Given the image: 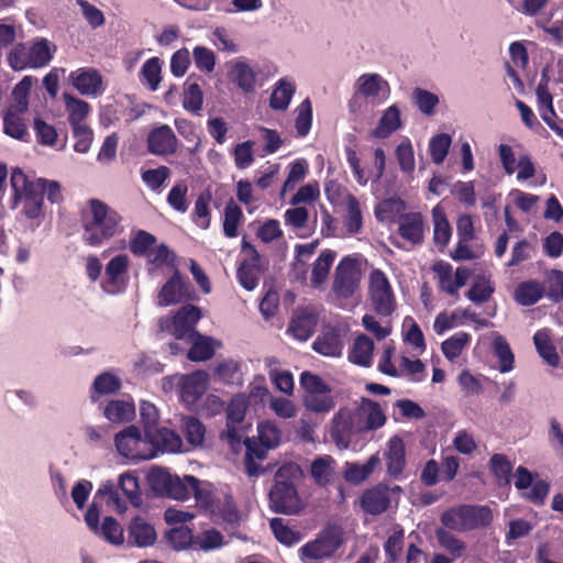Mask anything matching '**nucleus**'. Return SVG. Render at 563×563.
Returning a JSON list of instances; mask_svg holds the SVG:
<instances>
[{
	"label": "nucleus",
	"mask_w": 563,
	"mask_h": 563,
	"mask_svg": "<svg viewBox=\"0 0 563 563\" xmlns=\"http://www.w3.org/2000/svg\"><path fill=\"white\" fill-rule=\"evenodd\" d=\"M145 434L148 441V449L154 451V456L157 451L162 452H179L183 446V440L178 433L164 427H157Z\"/></svg>",
	"instance_id": "6ab92c4d"
},
{
	"label": "nucleus",
	"mask_w": 563,
	"mask_h": 563,
	"mask_svg": "<svg viewBox=\"0 0 563 563\" xmlns=\"http://www.w3.org/2000/svg\"><path fill=\"white\" fill-rule=\"evenodd\" d=\"M494 291V284L489 279L481 278L473 283L466 297L475 303H483L489 300Z\"/></svg>",
	"instance_id": "bf43d9fd"
},
{
	"label": "nucleus",
	"mask_w": 563,
	"mask_h": 563,
	"mask_svg": "<svg viewBox=\"0 0 563 563\" xmlns=\"http://www.w3.org/2000/svg\"><path fill=\"white\" fill-rule=\"evenodd\" d=\"M155 243L156 238L153 234L144 230H139L134 238L130 241V251L134 255L146 256Z\"/></svg>",
	"instance_id": "338daca9"
},
{
	"label": "nucleus",
	"mask_w": 563,
	"mask_h": 563,
	"mask_svg": "<svg viewBox=\"0 0 563 563\" xmlns=\"http://www.w3.org/2000/svg\"><path fill=\"white\" fill-rule=\"evenodd\" d=\"M103 415L113 423L129 422L135 416V406L130 401L112 399L104 407Z\"/></svg>",
	"instance_id": "473e14b6"
},
{
	"label": "nucleus",
	"mask_w": 563,
	"mask_h": 563,
	"mask_svg": "<svg viewBox=\"0 0 563 563\" xmlns=\"http://www.w3.org/2000/svg\"><path fill=\"white\" fill-rule=\"evenodd\" d=\"M373 351V340L365 334H360L355 338L349 352V361L353 364L368 367L372 364Z\"/></svg>",
	"instance_id": "c756f323"
},
{
	"label": "nucleus",
	"mask_w": 563,
	"mask_h": 563,
	"mask_svg": "<svg viewBox=\"0 0 563 563\" xmlns=\"http://www.w3.org/2000/svg\"><path fill=\"white\" fill-rule=\"evenodd\" d=\"M296 87L294 82L282 78L279 79L269 98V107L274 110L284 111L288 108Z\"/></svg>",
	"instance_id": "e433bc0d"
},
{
	"label": "nucleus",
	"mask_w": 563,
	"mask_h": 563,
	"mask_svg": "<svg viewBox=\"0 0 563 563\" xmlns=\"http://www.w3.org/2000/svg\"><path fill=\"white\" fill-rule=\"evenodd\" d=\"M303 404L312 412H329L335 405L331 396V388L323 390L322 394L305 395Z\"/></svg>",
	"instance_id": "3c124183"
},
{
	"label": "nucleus",
	"mask_w": 563,
	"mask_h": 563,
	"mask_svg": "<svg viewBox=\"0 0 563 563\" xmlns=\"http://www.w3.org/2000/svg\"><path fill=\"white\" fill-rule=\"evenodd\" d=\"M257 433L258 441L265 444L266 448L275 449L280 443L282 432L271 421H264L258 423Z\"/></svg>",
	"instance_id": "69168bd1"
},
{
	"label": "nucleus",
	"mask_w": 563,
	"mask_h": 563,
	"mask_svg": "<svg viewBox=\"0 0 563 563\" xmlns=\"http://www.w3.org/2000/svg\"><path fill=\"white\" fill-rule=\"evenodd\" d=\"M209 375L205 371H196L187 375L180 385V397L189 405L195 404L206 391Z\"/></svg>",
	"instance_id": "412c9836"
},
{
	"label": "nucleus",
	"mask_w": 563,
	"mask_h": 563,
	"mask_svg": "<svg viewBox=\"0 0 563 563\" xmlns=\"http://www.w3.org/2000/svg\"><path fill=\"white\" fill-rule=\"evenodd\" d=\"M150 481L153 486H161L166 496L176 500L188 499L192 489L199 484V479L192 475L181 478L162 470L151 472Z\"/></svg>",
	"instance_id": "1a4fd4ad"
},
{
	"label": "nucleus",
	"mask_w": 563,
	"mask_h": 563,
	"mask_svg": "<svg viewBox=\"0 0 563 563\" xmlns=\"http://www.w3.org/2000/svg\"><path fill=\"white\" fill-rule=\"evenodd\" d=\"M296 468L294 465L280 466L274 476V485L269 490V507L276 514L297 515L303 504L298 494L296 484Z\"/></svg>",
	"instance_id": "f03ea898"
},
{
	"label": "nucleus",
	"mask_w": 563,
	"mask_h": 563,
	"mask_svg": "<svg viewBox=\"0 0 563 563\" xmlns=\"http://www.w3.org/2000/svg\"><path fill=\"white\" fill-rule=\"evenodd\" d=\"M452 139L446 133L437 134L429 142V152L434 164H442L449 153Z\"/></svg>",
	"instance_id": "864d4df0"
},
{
	"label": "nucleus",
	"mask_w": 563,
	"mask_h": 563,
	"mask_svg": "<svg viewBox=\"0 0 563 563\" xmlns=\"http://www.w3.org/2000/svg\"><path fill=\"white\" fill-rule=\"evenodd\" d=\"M192 342L191 347L187 352V358L192 362H203L210 360L214 354L211 338L195 335L194 339H188Z\"/></svg>",
	"instance_id": "c03bdc74"
},
{
	"label": "nucleus",
	"mask_w": 563,
	"mask_h": 563,
	"mask_svg": "<svg viewBox=\"0 0 563 563\" xmlns=\"http://www.w3.org/2000/svg\"><path fill=\"white\" fill-rule=\"evenodd\" d=\"M129 263L126 254H119L106 265V278L101 286L107 294L117 295L125 290Z\"/></svg>",
	"instance_id": "4468645a"
},
{
	"label": "nucleus",
	"mask_w": 563,
	"mask_h": 563,
	"mask_svg": "<svg viewBox=\"0 0 563 563\" xmlns=\"http://www.w3.org/2000/svg\"><path fill=\"white\" fill-rule=\"evenodd\" d=\"M533 343L539 355L552 367H558L560 356L553 345L548 330H539L533 335Z\"/></svg>",
	"instance_id": "4c0bfd02"
},
{
	"label": "nucleus",
	"mask_w": 563,
	"mask_h": 563,
	"mask_svg": "<svg viewBox=\"0 0 563 563\" xmlns=\"http://www.w3.org/2000/svg\"><path fill=\"white\" fill-rule=\"evenodd\" d=\"M361 278V262L357 255H346L335 267L332 291L339 298H351L358 289Z\"/></svg>",
	"instance_id": "39448f33"
},
{
	"label": "nucleus",
	"mask_w": 563,
	"mask_h": 563,
	"mask_svg": "<svg viewBox=\"0 0 563 563\" xmlns=\"http://www.w3.org/2000/svg\"><path fill=\"white\" fill-rule=\"evenodd\" d=\"M489 466L499 485H507L510 483L512 465L505 454L495 453L490 457Z\"/></svg>",
	"instance_id": "09e8293b"
},
{
	"label": "nucleus",
	"mask_w": 563,
	"mask_h": 563,
	"mask_svg": "<svg viewBox=\"0 0 563 563\" xmlns=\"http://www.w3.org/2000/svg\"><path fill=\"white\" fill-rule=\"evenodd\" d=\"M73 86L84 96H96L102 90V77L95 68L82 67L70 73Z\"/></svg>",
	"instance_id": "a211bd4d"
},
{
	"label": "nucleus",
	"mask_w": 563,
	"mask_h": 563,
	"mask_svg": "<svg viewBox=\"0 0 563 563\" xmlns=\"http://www.w3.org/2000/svg\"><path fill=\"white\" fill-rule=\"evenodd\" d=\"M384 456L387 474L393 478H399L406 466L405 442L399 435H393L388 440Z\"/></svg>",
	"instance_id": "f3484780"
},
{
	"label": "nucleus",
	"mask_w": 563,
	"mask_h": 563,
	"mask_svg": "<svg viewBox=\"0 0 563 563\" xmlns=\"http://www.w3.org/2000/svg\"><path fill=\"white\" fill-rule=\"evenodd\" d=\"M245 445V456H244V466L245 473L250 477L258 476L262 472L261 466L256 461H263L267 452L272 450L271 448H266L261 441H257L255 438H246L244 440Z\"/></svg>",
	"instance_id": "5701e85b"
},
{
	"label": "nucleus",
	"mask_w": 563,
	"mask_h": 563,
	"mask_svg": "<svg viewBox=\"0 0 563 563\" xmlns=\"http://www.w3.org/2000/svg\"><path fill=\"white\" fill-rule=\"evenodd\" d=\"M10 185L13 191L12 208L22 206L21 213L29 220H37L44 214L43 188L30 180L24 172L16 167L11 172Z\"/></svg>",
	"instance_id": "7ed1b4c3"
},
{
	"label": "nucleus",
	"mask_w": 563,
	"mask_h": 563,
	"mask_svg": "<svg viewBox=\"0 0 563 563\" xmlns=\"http://www.w3.org/2000/svg\"><path fill=\"white\" fill-rule=\"evenodd\" d=\"M317 325L316 318L308 313H298L292 317L287 332L299 341H307L311 338Z\"/></svg>",
	"instance_id": "f704fd0d"
},
{
	"label": "nucleus",
	"mask_w": 563,
	"mask_h": 563,
	"mask_svg": "<svg viewBox=\"0 0 563 563\" xmlns=\"http://www.w3.org/2000/svg\"><path fill=\"white\" fill-rule=\"evenodd\" d=\"M177 148L178 140L167 124L153 129L147 135V150L154 155H172L176 153Z\"/></svg>",
	"instance_id": "dca6fc26"
},
{
	"label": "nucleus",
	"mask_w": 563,
	"mask_h": 563,
	"mask_svg": "<svg viewBox=\"0 0 563 563\" xmlns=\"http://www.w3.org/2000/svg\"><path fill=\"white\" fill-rule=\"evenodd\" d=\"M104 540L111 544H122L124 541L123 529L113 517H106L102 525L99 527V533Z\"/></svg>",
	"instance_id": "4d7b16f0"
},
{
	"label": "nucleus",
	"mask_w": 563,
	"mask_h": 563,
	"mask_svg": "<svg viewBox=\"0 0 563 563\" xmlns=\"http://www.w3.org/2000/svg\"><path fill=\"white\" fill-rule=\"evenodd\" d=\"M435 537L441 548L445 549L453 559H459L464 555L466 544L464 541L456 538L452 532L444 528L435 530Z\"/></svg>",
	"instance_id": "a18cd8bd"
},
{
	"label": "nucleus",
	"mask_w": 563,
	"mask_h": 563,
	"mask_svg": "<svg viewBox=\"0 0 563 563\" xmlns=\"http://www.w3.org/2000/svg\"><path fill=\"white\" fill-rule=\"evenodd\" d=\"M114 445L119 454L131 460L154 457V451L148 449L147 437L142 435L140 428L134 424L128 426L115 434Z\"/></svg>",
	"instance_id": "423d86ee"
},
{
	"label": "nucleus",
	"mask_w": 563,
	"mask_h": 563,
	"mask_svg": "<svg viewBox=\"0 0 563 563\" xmlns=\"http://www.w3.org/2000/svg\"><path fill=\"white\" fill-rule=\"evenodd\" d=\"M202 102L203 96L199 85L197 82H187L184 91L183 107L192 113H198L202 109Z\"/></svg>",
	"instance_id": "052dcab7"
},
{
	"label": "nucleus",
	"mask_w": 563,
	"mask_h": 563,
	"mask_svg": "<svg viewBox=\"0 0 563 563\" xmlns=\"http://www.w3.org/2000/svg\"><path fill=\"white\" fill-rule=\"evenodd\" d=\"M335 257L336 252L333 250L321 251L312 264L310 283L313 288H320L325 283Z\"/></svg>",
	"instance_id": "bb28decb"
},
{
	"label": "nucleus",
	"mask_w": 563,
	"mask_h": 563,
	"mask_svg": "<svg viewBox=\"0 0 563 563\" xmlns=\"http://www.w3.org/2000/svg\"><path fill=\"white\" fill-rule=\"evenodd\" d=\"M181 432L192 448H200L205 442L206 427L196 417L186 416L181 419Z\"/></svg>",
	"instance_id": "c9c22d12"
},
{
	"label": "nucleus",
	"mask_w": 563,
	"mask_h": 563,
	"mask_svg": "<svg viewBox=\"0 0 563 563\" xmlns=\"http://www.w3.org/2000/svg\"><path fill=\"white\" fill-rule=\"evenodd\" d=\"M269 527L276 540L284 545L291 547L302 538L301 533L291 529L283 518L271 519Z\"/></svg>",
	"instance_id": "ea45409f"
},
{
	"label": "nucleus",
	"mask_w": 563,
	"mask_h": 563,
	"mask_svg": "<svg viewBox=\"0 0 563 563\" xmlns=\"http://www.w3.org/2000/svg\"><path fill=\"white\" fill-rule=\"evenodd\" d=\"M129 540L136 547L152 545L156 540L155 529L144 519L135 517L129 527Z\"/></svg>",
	"instance_id": "cd10ccee"
},
{
	"label": "nucleus",
	"mask_w": 563,
	"mask_h": 563,
	"mask_svg": "<svg viewBox=\"0 0 563 563\" xmlns=\"http://www.w3.org/2000/svg\"><path fill=\"white\" fill-rule=\"evenodd\" d=\"M362 212L360 203L354 196H350L346 206L345 228L350 234H356L362 229Z\"/></svg>",
	"instance_id": "13d9d810"
},
{
	"label": "nucleus",
	"mask_w": 563,
	"mask_h": 563,
	"mask_svg": "<svg viewBox=\"0 0 563 563\" xmlns=\"http://www.w3.org/2000/svg\"><path fill=\"white\" fill-rule=\"evenodd\" d=\"M312 124V106L309 99H305L297 108V117L295 128L297 135L300 137L306 136L311 129Z\"/></svg>",
	"instance_id": "6e6d98bb"
},
{
	"label": "nucleus",
	"mask_w": 563,
	"mask_h": 563,
	"mask_svg": "<svg viewBox=\"0 0 563 563\" xmlns=\"http://www.w3.org/2000/svg\"><path fill=\"white\" fill-rule=\"evenodd\" d=\"M29 48L31 68H42L46 66L53 58L49 42L44 38H36Z\"/></svg>",
	"instance_id": "37998d69"
},
{
	"label": "nucleus",
	"mask_w": 563,
	"mask_h": 563,
	"mask_svg": "<svg viewBox=\"0 0 563 563\" xmlns=\"http://www.w3.org/2000/svg\"><path fill=\"white\" fill-rule=\"evenodd\" d=\"M244 216L242 209L232 199L225 205L223 211V234L227 238H236L239 234V225L243 221Z\"/></svg>",
	"instance_id": "58836bf2"
},
{
	"label": "nucleus",
	"mask_w": 563,
	"mask_h": 563,
	"mask_svg": "<svg viewBox=\"0 0 563 563\" xmlns=\"http://www.w3.org/2000/svg\"><path fill=\"white\" fill-rule=\"evenodd\" d=\"M95 499L104 500L107 506L119 512L126 510V504L121 499L118 489L111 481L102 483L95 494Z\"/></svg>",
	"instance_id": "49530a36"
},
{
	"label": "nucleus",
	"mask_w": 563,
	"mask_h": 563,
	"mask_svg": "<svg viewBox=\"0 0 563 563\" xmlns=\"http://www.w3.org/2000/svg\"><path fill=\"white\" fill-rule=\"evenodd\" d=\"M471 341V334L466 332H457L446 339L441 344V350L444 356L453 361L461 355L462 351Z\"/></svg>",
	"instance_id": "de8ad7c7"
},
{
	"label": "nucleus",
	"mask_w": 563,
	"mask_h": 563,
	"mask_svg": "<svg viewBox=\"0 0 563 563\" xmlns=\"http://www.w3.org/2000/svg\"><path fill=\"white\" fill-rule=\"evenodd\" d=\"M362 432L365 431L357 408L355 410L340 408L333 416L330 434L339 448L347 449L352 437Z\"/></svg>",
	"instance_id": "0eeeda50"
},
{
	"label": "nucleus",
	"mask_w": 563,
	"mask_h": 563,
	"mask_svg": "<svg viewBox=\"0 0 563 563\" xmlns=\"http://www.w3.org/2000/svg\"><path fill=\"white\" fill-rule=\"evenodd\" d=\"M166 538L175 549H185L187 547L194 548L195 536L192 531L185 526L172 528L167 531Z\"/></svg>",
	"instance_id": "0e129e2a"
},
{
	"label": "nucleus",
	"mask_w": 563,
	"mask_h": 563,
	"mask_svg": "<svg viewBox=\"0 0 563 563\" xmlns=\"http://www.w3.org/2000/svg\"><path fill=\"white\" fill-rule=\"evenodd\" d=\"M401 126L400 111L397 106L388 107L377 126L371 132V136L375 139H387Z\"/></svg>",
	"instance_id": "7c9ffc66"
},
{
	"label": "nucleus",
	"mask_w": 563,
	"mask_h": 563,
	"mask_svg": "<svg viewBox=\"0 0 563 563\" xmlns=\"http://www.w3.org/2000/svg\"><path fill=\"white\" fill-rule=\"evenodd\" d=\"M398 233L412 245H419L424 238V222L420 212L400 214L398 220Z\"/></svg>",
	"instance_id": "aec40b11"
},
{
	"label": "nucleus",
	"mask_w": 563,
	"mask_h": 563,
	"mask_svg": "<svg viewBox=\"0 0 563 563\" xmlns=\"http://www.w3.org/2000/svg\"><path fill=\"white\" fill-rule=\"evenodd\" d=\"M229 79L235 84L242 91L250 93L256 87V74L254 69L245 62L236 60L229 70Z\"/></svg>",
	"instance_id": "a878e982"
},
{
	"label": "nucleus",
	"mask_w": 563,
	"mask_h": 563,
	"mask_svg": "<svg viewBox=\"0 0 563 563\" xmlns=\"http://www.w3.org/2000/svg\"><path fill=\"white\" fill-rule=\"evenodd\" d=\"M201 309L197 306H183L173 317L172 334L176 340L194 339L199 335L195 329L196 323L201 319Z\"/></svg>",
	"instance_id": "2eb2a0df"
},
{
	"label": "nucleus",
	"mask_w": 563,
	"mask_h": 563,
	"mask_svg": "<svg viewBox=\"0 0 563 563\" xmlns=\"http://www.w3.org/2000/svg\"><path fill=\"white\" fill-rule=\"evenodd\" d=\"M544 286L536 280L529 279L518 284L514 298L521 306H532L544 296Z\"/></svg>",
	"instance_id": "2f4dec72"
},
{
	"label": "nucleus",
	"mask_w": 563,
	"mask_h": 563,
	"mask_svg": "<svg viewBox=\"0 0 563 563\" xmlns=\"http://www.w3.org/2000/svg\"><path fill=\"white\" fill-rule=\"evenodd\" d=\"M412 101L424 115H433L439 104V97L422 88H415L412 91Z\"/></svg>",
	"instance_id": "603ef678"
},
{
	"label": "nucleus",
	"mask_w": 563,
	"mask_h": 563,
	"mask_svg": "<svg viewBox=\"0 0 563 563\" xmlns=\"http://www.w3.org/2000/svg\"><path fill=\"white\" fill-rule=\"evenodd\" d=\"M195 298L192 286L177 268L173 275L162 286L157 300L161 307H168L181 301H189Z\"/></svg>",
	"instance_id": "9b49d317"
},
{
	"label": "nucleus",
	"mask_w": 563,
	"mask_h": 563,
	"mask_svg": "<svg viewBox=\"0 0 563 563\" xmlns=\"http://www.w3.org/2000/svg\"><path fill=\"white\" fill-rule=\"evenodd\" d=\"M547 296L553 302L563 299V272L552 269L547 278Z\"/></svg>",
	"instance_id": "774afa93"
},
{
	"label": "nucleus",
	"mask_w": 563,
	"mask_h": 563,
	"mask_svg": "<svg viewBox=\"0 0 563 563\" xmlns=\"http://www.w3.org/2000/svg\"><path fill=\"white\" fill-rule=\"evenodd\" d=\"M212 200V194L210 190L201 192L195 202L192 212L194 222L201 229L207 230L211 222L210 202Z\"/></svg>",
	"instance_id": "79ce46f5"
},
{
	"label": "nucleus",
	"mask_w": 563,
	"mask_h": 563,
	"mask_svg": "<svg viewBox=\"0 0 563 563\" xmlns=\"http://www.w3.org/2000/svg\"><path fill=\"white\" fill-rule=\"evenodd\" d=\"M391 492H401V487L395 486L390 489L386 484L380 483L365 489L360 498L361 508L372 516L384 514L390 507Z\"/></svg>",
	"instance_id": "ddd939ff"
},
{
	"label": "nucleus",
	"mask_w": 563,
	"mask_h": 563,
	"mask_svg": "<svg viewBox=\"0 0 563 563\" xmlns=\"http://www.w3.org/2000/svg\"><path fill=\"white\" fill-rule=\"evenodd\" d=\"M494 353L497 356L499 364L498 368L501 373L510 372L514 368L515 356L511 352L510 345L501 335L495 338L493 342Z\"/></svg>",
	"instance_id": "8fccbe9b"
},
{
	"label": "nucleus",
	"mask_w": 563,
	"mask_h": 563,
	"mask_svg": "<svg viewBox=\"0 0 563 563\" xmlns=\"http://www.w3.org/2000/svg\"><path fill=\"white\" fill-rule=\"evenodd\" d=\"M119 487L128 498V500L135 507L142 503L139 479L131 473L121 474L119 477Z\"/></svg>",
	"instance_id": "5fc2aeb1"
},
{
	"label": "nucleus",
	"mask_w": 563,
	"mask_h": 563,
	"mask_svg": "<svg viewBox=\"0 0 563 563\" xmlns=\"http://www.w3.org/2000/svg\"><path fill=\"white\" fill-rule=\"evenodd\" d=\"M122 216L104 201L91 198L87 208L80 211L81 240L85 244L98 247L123 231Z\"/></svg>",
	"instance_id": "f257e3e1"
},
{
	"label": "nucleus",
	"mask_w": 563,
	"mask_h": 563,
	"mask_svg": "<svg viewBox=\"0 0 563 563\" xmlns=\"http://www.w3.org/2000/svg\"><path fill=\"white\" fill-rule=\"evenodd\" d=\"M357 409L365 432L379 429L386 423V416L377 401L363 397Z\"/></svg>",
	"instance_id": "4be33fe9"
},
{
	"label": "nucleus",
	"mask_w": 563,
	"mask_h": 563,
	"mask_svg": "<svg viewBox=\"0 0 563 563\" xmlns=\"http://www.w3.org/2000/svg\"><path fill=\"white\" fill-rule=\"evenodd\" d=\"M333 463L334 460L330 455H324L313 460L310 466V474L318 486L324 487L331 482L333 475Z\"/></svg>",
	"instance_id": "a19ab883"
},
{
	"label": "nucleus",
	"mask_w": 563,
	"mask_h": 563,
	"mask_svg": "<svg viewBox=\"0 0 563 563\" xmlns=\"http://www.w3.org/2000/svg\"><path fill=\"white\" fill-rule=\"evenodd\" d=\"M452 195L466 208L476 205V192L473 181L457 180L452 188Z\"/></svg>",
	"instance_id": "e2e57ef3"
},
{
	"label": "nucleus",
	"mask_w": 563,
	"mask_h": 563,
	"mask_svg": "<svg viewBox=\"0 0 563 563\" xmlns=\"http://www.w3.org/2000/svg\"><path fill=\"white\" fill-rule=\"evenodd\" d=\"M460 510L466 531L487 527L493 521V512L488 506L462 505Z\"/></svg>",
	"instance_id": "b1692460"
},
{
	"label": "nucleus",
	"mask_w": 563,
	"mask_h": 563,
	"mask_svg": "<svg viewBox=\"0 0 563 563\" xmlns=\"http://www.w3.org/2000/svg\"><path fill=\"white\" fill-rule=\"evenodd\" d=\"M67 120L71 128L86 124L84 121L90 111V104L69 93L63 95Z\"/></svg>",
	"instance_id": "72a5a7b5"
},
{
	"label": "nucleus",
	"mask_w": 563,
	"mask_h": 563,
	"mask_svg": "<svg viewBox=\"0 0 563 563\" xmlns=\"http://www.w3.org/2000/svg\"><path fill=\"white\" fill-rule=\"evenodd\" d=\"M161 71L162 67L158 57L148 58L142 66L141 75L152 91H155L158 88L162 80Z\"/></svg>",
	"instance_id": "680f3d73"
},
{
	"label": "nucleus",
	"mask_w": 563,
	"mask_h": 563,
	"mask_svg": "<svg viewBox=\"0 0 563 563\" xmlns=\"http://www.w3.org/2000/svg\"><path fill=\"white\" fill-rule=\"evenodd\" d=\"M312 349L324 356H340L343 349L340 333L334 328L322 331L314 340Z\"/></svg>",
	"instance_id": "393cba45"
},
{
	"label": "nucleus",
	"mask_w": 563,
	"mask_h": 563,
	"mask_svg": "<svg viewBox=\"0 0 563 563\" xmlns=\"http://www.w3.org/2000/svg\"><path fill=\"white\" fill-rule=\"evenodd\" d=\"M249 408V401L243 395L232 397L225 407V429L220 432V440L225 441L233 450L240 446L242 441V428Z\"/></svg>",
	"instance_id": "6e6552de"
},
{
	"label": "nucleus",
	"mask_w": 563,
	"mask_h": 563,
	"mask_svg": "<svg viewBox=\"0 0 563 563\" xmlns=\"http://www.w3.org/2000/svg\"><path fill=\"white\" fill-rule=\"evenodd\" d=\"M345 532L339 523L325 525L314 539L298 549V556L302 563H322L332 559L345 544Z\"/></svg>",
	"instance_id": "20e7f679"
},
{
	"label": "nucleus",
	"mask_w": 563,
	"mask_h": 563,
	"mask_svg": "<svg viewBox=\"0 0 563 563\" xmlns=\"http://www.w3.org/2000/svg\"><path fill=\"white\" fill-rule=\"evenodd\" d=\"M433 220V241L435 245L443 250L450 242L452 235V229L446 218L444 208L441 205H437L432 209Z\"/></svg>",
	"instance_id": "c85d7f7f"
},
{
	"label": "nucleus",
	"mask_w": 563,
	"mask_h": 563,
	"mask_svg": "<svg viewBox=\"0 0 563 563\" xmlns=\"http://www.w3.org/2000/svg\"><path fill=\"white\" fill-rule=\"evenodd\" d=\"M369 297L377 314L388 317L395 311L396 299L391 285L380 269H374L369 275Z\"/></svg>",
	"instance_id": "9d476101"
},
{
	"label": "nucleus",
	"mask_w": 563,
	"mask_h": 563,
	"mask_svg": "<svg viewBox=\"0 0 563 563\" xmlns=\"http://www.w3.org/2000/svg\"><path fill=\"white\" fill-rule=\"evenodd\" d=\"M242 251L247 254V257L240 263L236 278L244 289L251 291L257 287L263 272L261 255L245 239L242 240Z\"/></svg>",
	"instance_id": "f8f14e48"
}]
</instances>
